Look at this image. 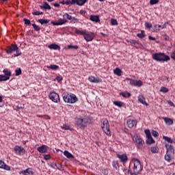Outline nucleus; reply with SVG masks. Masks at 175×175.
I'll return each instance as SVG.
<instances>
[{"label":"nucleus","instance_id":"obj_19","mask_svg":"<svg viewBox=\"0 0 175 175\" xmlns=\"http://www.w3.org/2000/svg\"><path fill=\"white\" fill-rule=\"evenodd\" d=\"M117 157L118 159H120V162H123V163H125V162L128 161V157L126 156V154H117Z\"/></svg>","mask_w":175,"mask_h":175},{"label":"nucleus","instance_id":"obj_16","mask_svg":"<svg viewBox=\"0 0 175 175\" xmlns=\"http://www.w3.org/2000/svg\"><path fill=\"white\" fill-rule=\"evenodd\" d=\"M20 174L23 175H33L34 172L32 168H27L20 172Z\"/></svg>","mask_w":175,"mask_h":175},{"label":"nucleus","instance_id":"obj_57","mask_svg":"<svg viewBox=\"0 0 175 175\" xmlns=\"http://www.w3.org/2000/svg\"><path fill=\"white\" fill-rule=\"evenodd\" d=\"M122 170L123 173H124V174H126V173H129V170L126 168H122Z\"/></svg>","mask_w":175,"mask_h":175},{"label":"nucleus","instance_id":"obj_20","mask_svg":"<svg viewBox=\"0 0 175 175\" xmlns=\"http://www.w3.org/2000/svg\"><path fill=\"white\" fill-rule=\"evenodd\" d=\"M138 100L142 105H144L145 106H148V104H147V103L146 102V98L142 94H140L138 96Z\"/></svg>","mask_w":175,"mask_h":175},{"label":"nucleus","instance_id":"obj_64","mask_svg":"<svg viewBox=\"0 0 175 175\" xmlns=\"http://www.w3.org/2000/svg\"><path fill=\"white\" fill-rule=\"evenodd\" d=\"M51 167H52V169H55L56 167L55 164H51Z\"/></svg>","mask_w":175,"mask_h":175},{"label":"nucleus","instance_id":"obj_12","mask_svg":"<svg viewBox=\"0 0 175 175\" xmlns=\"http://www.w3.org/2000/svg\"><path fill=\"white\" fill-rule=\"evenodd\" d=\"M133 140L135 143V144H137V147H143V144L144 143V142H143L142 137H140L137 135H135L134 136H133Z\"/></svg>","mask_w":175,"mask_h":175},{"label":"nucleus","instance_id":"obj_18","mask_svg":"<svg viewBox=\"0 0 175 175\" xmlns=\"http://www.w3.org/2000/svg\"><path fill=\"white\" fill-rule=\"evenodd\" d=\"M99 15H90V20L93 21V23H100V19H99Z\"/></svg>","mask_w":175,"mask_h":175},{"label":"nucleus","instance_id":"obj_4","mask_svg":"<svg viewBox=\"0 0 175 175\" xmlns=\"http://www.w3.org/2000/svg\"><path fill=\"white\" fill-rule=\"evenodd\" d=\"M165 148L167 151L165 155V159L167 162H172V159H173V157H174V147L172 145L165 144Z\"/></svg>","mask_w":175,"mask_h":175},{"label":"nucleus","instance_id":"obj_32","mask_svg":"<svg viewBox=\"0 0 175 175\" xmlns=\"http://www.w3.org/2000/svg\"><path fill=\"white\" fill-rule=\"evenodd\" d=\"M155 143V141L154 139H152V137H150L149 138H147L146 139V144L150 145L154 144Z\"/></svg>","mask_w":175,"mask_h":175},{"label":"nucleus","instance_id":"obj_9","mask_svg":"<svg viewBox=\"0 0 175 175\" xmlns=\"http://www.w3.org/2000/svg\"><path fill=\"white\" fill-rule=\"evenodd\" d=\"M101 128L103 131H104L105 133L107 135V136L110 135V127L109 126V121L107 119H105L103 120Z\"/></svg>","mask_w":175,"mask_h":175},{"label":"nucleus","instance_id":"obj_50","mask_svg":"<svg viewBox=\"0 0 175 175\" xmlns=\"http://www.w3.org/2000/svg\"><path fill=\"white\" fill-rule=\"evenodd\" d=\"M32 27L34 28L35 31H40V27L36 24H32Z\"/></svg>","mask_w":175,"mask_h":175},{"label":"nucleus","instance_id":"obj_39","mask_svg":"<svg viewBox=\"0 0 175 175\" xmlns=\"http://www.w3.org/2000/svg\"><path fill=\"white\" fill-rule=\"evenodd\" d=\"M113 105H115V106H118V107H122V105H124V103L121 101H113Z\"/></svg>","mask_w":175,"mask_h":175},{"label":"nucleus","instance_id":"obj_13","mask_svg":"<svg viewBox=\"0 0 175 175\" xmlns=\"http://www.w3.org/2000/svg\"><path fill=\"white\" fill-rule=\"evenodd\" d=\"M83 38L86 42H92V40H94V38H95V33L93 32L86 31Z\"/></svg>","mask_w":175,"mask_h":175},{"label":"nucleus","instance_id":"obj_63","mask_svg":"<svg viewBox=\"0 0 175 175\" xmlns=\"http://www.w3.org/2000/svg\"><path fill=\"white\" fill-rule=\"evenodd\" d=\"M53 5H54L55 8H59V4H58L57 3H54Z\"/></svg>","mask_w":175,"mask_h":175},{"label":"nucleus","instance_id":"obj_40","mask_svg":"<svg viewBox=\"0 0 175 175\" xmlns=\"http://www.w3.org/2000/svg\"><path fill=\"white\" fill-rule=\"evenodd\" d=\"M64 18H67V20H72L73 18V16L69 15L68 13H65L63 15Z\"/></svg>","mask_w":175,"mask_h":175},{"label":"nucleus","instance_id":"obj_45","mask_svg":"<svg viewBox=\"0 0 175 175\" xmlns=\"http://www.w3.org/2000/svg\"><path fill=\"white\" fill-rule=\"evenodd\" d=\"M22 71H21V68H18V70H15V76H20V75H21Z\"/></svg>","mask_w":175,"mask_h":175},{"label":"nucleus","instance_id":"obj_51","mask_svg":"<svg viewBox=\"0 0 175 175\" xmlns=\"http://www.w3.org/2000/svg\"><path fill=\"white\" fill-rule=\"evenodd\" d=\"M62 129H64L65 131H69V129H70V127L66 124H64L62 126Z\"/></svg>","mask_w":175,"mask_h":175},{"label":"nucleus","instance_id":"obj_42","mask_svg":"<svg viewBox=\"0 0 175 175\" xmlns=\"http://www.w3.org/2000/svg\"><path fill=\"white\" fill-rule=\"evenodd\" d=\"M68 49L77 50V49H79V46H77V45H68Z\"/></svg>","mask_w":175,"mask_h":175},{"label":"nucleus","instance_id":"obj_7","mask_svg":"<svg viewBox=\"0 0 175 175\" xmlns=\"http://www.w3.org/2000/svg\"><path fill=\"white\" fill-rule=\"evenodd\" d=\"M88 0H66V5L72 6V5H78V6H83Z\"/></svg>","mask_w":175,"mask_h":175},{"label":"nucleus","instance_id":"obj_48","mask_svg":"<svg viewBox=\"0 0 175 175\" xmlns=\"http://www.w3.org/2000/svg\"><path fill=\"white\" fill-rule=\"evenodd\" d=\"M168 91H169V90H167V88H166L165 87H161V90H160L161 92H164V93L168 92Z\"/></svg>","mask_w":175,"mask_h":175},{"label":"nucleus","instance_id":"obj_35","mask_svg":"<svg viewBox=\"0 0 175 175\" xmlns=\"http://www.w3.org/2000/svg\"><path fill=\"white\" fill-rule=\"evenodd\" d=\"M59 68V66L55 64H51V66H48V69H52V70H57Z\"/></svg>","mask_w":175,"mask_h":175},{"label":"nucleus","instance_id":"obj_23","mask_svg":"<svg viewBox=\"0 0 175 175\" xmlns=\"http://www.w3.org/2000/svg\"><path fill=\"white\" fill-rule=\"evenodd\" d=\"M136 125V120H127V126L129 128H133Z\"/></svg>","mask_w":175,"mask_h":175},{"label":"nucleus","instance_id":"obj_33","mask_svg":"<svg viewBox=\"0 0 175 175\" xmlns=\"http://www.w3.org/2000/svg\"><path fill=\"white\" fill-rule=\"evenodd\" d=\"M120 95L123 96V98H129V96H131V93L128 92H121Z\"/></svg>","mask_w":175,"mask_h":175},{"label":"nucleus","instance_id":"obj_59","mask_svg":"<svg viewBox=\"0 0 175 175\" xmlns=\"http://www.w3.org/2000/svg\"><path fill=\"white\" fill-rule=\"evenodd\" d=\"M171 58L175 60V51L171 53Z\"/></svg>","mask_w":175,"mask_h":175},{"label":"nucleus","instance_id":"obj_56","mask_svg":"<svg viewBox=\"0 0 175 175\" xmlns=\"http://www.w3.org/2000/svg\"><path fill=\"white\" fill-rule=\"evenodd\" d=\"M72 23H79V19L75 17H72Z\"/></svg>","mask_w":175,"mask_h":175},{"label":"nucleus","instance_id":"obj_61","mask_svg":"<svg viewBox=\"0 0 175 175\" xmlns=\"http://www.w3.org/2000/svg\"><path fill=\"white\" fill-rule=\"evenodd\" d=\"M149 40H157V39L151 36H148Z\"/></svg>","mask_w":175,"mask_h":175},{"label":"nucleus","instance_id":"obj_54","mask_svg":"<svg viewBox=\"0 0 175 175\" xmlns=\"http://www.w3.org/2000/svg\"><path fill=\"white\" fill-rule=\"evenodd\" d=\"M50 154H44V159L46 160V161H49V159H50Z\"/></svg>","mask_w":175,"mask_h":175},{"label":"nucleus","instance_id":"obj_17","mask_svg":"<svg viewBox=\"0 0 175 175\" xmlns=\"http://www.w3.org/2000/svg\"><path fill=\"white\" fill-rule=\"evenodd\" d=\"M66 23H68L66 19L60 18L57 21V22L52 21L51 24H53V25H64V24H66Z\"/></svg>","mask_w":175,"mask_h":175},{"label":"nucleus","instance_id":"obj_14","mask_svg":"<svg viewBox=\"0 0 175 175\" xmlns=\"http://www.w3.org/2000/svg\"><path fill=\"white\" fill-rule=\"evenodd\" d=\"M14 151H15L16 154L18 155H24L25 154V149L18 146H15Z\"/></svg>","mask_w":175,"mask_h":175},{"label":"nucleus","instance_id":"obj_3","mask_svg":"<svg viewBox=\"0 0 175 175\" xmlns=\"http://www.w3.org/2000/svg\"><path fill=\"white\" fill-rule=\"evenodd\" d=\"M152 58L157 62H165L170 61V57L163 53H156L152 55Z\"/></svg>","mask_w":175,"mask_h":175},{"label":"nucleus","instance_id":"obj_10","mask_svg":"<svg viewBox=\"0 0 175 175\" xmlns=\"http://www.w3.org/2000/svg\"><path fill=\"white\" fill-rule=\"evenodd\" d=\"M3 72L4 75H0V81H8L12 76V72L8 70H3Z\"/></svg>","mask_w":175,"mask_h":175},{"label":"nucleus","instance_id":"obj_29","mask_svg":"<svg viewBox=\"0 0 175 175\" xmlns=\"http://www.w3.org/2000/svg\"><path fill=\"white\" fill-rule=\"evenodd\" d=\"M112 166L114 167L116 170H120V165L118 164V161H113L112 162Z\"/></svg>","mask_w":175,"mask_h":175},{"label":"nucleus","instance_id":"obj_25","mask_svg":"<svg viewBox=\"0 0 175 175\" xmlns=\"http://www.w3.org/2000/svg\"><path fill=\"white\" fill-rule=\"evenodd\" d=\"M163 120L165 121L166 125H173V120L169 118H163Z\"/></svg>","mask_w":175,"mask_h":175},{"label":"nucleus","instance_id":"obj_38","mask_svg":"<svg viewBox=\"0 0 175 175\" xmlns=\"http://www.w3.org/2000/svg\"><path fill=\"white\" fill-rule=\"evenodd\" d=\"M31 14L33 16H40L41 14H43V12L38 11V10H34Z\"/></svg>","mask_w":175,"mask_h":175},{"label":"nucleus","instance_id":"obj_31","mask_svg":"<svg viewBox=\"0 0 175 175\" xmlns=\"http://www.w3.org/2000/svg\"><path fill=\"white\" fill-rule=\"evenodd\" d=\"M86 32V30L81 31L77 29H75V33H77L78 35H82L83 36H85Z\"/></svg>","mask_w":175,"mask_h":175},{"label":"nucleus","instance_id":"obj_27","mask_svg":"<svg viewBox=\"0 0 175 175\" xmlns=\"http://www.w3.org/2000/svg\"><path fill=\"white\" fill-rule=\"evenodd\" d=\"M64 155H65V157H66V158H68V159H73L75 158L73 157V154H72L70 152H69L68 150H65L64 152Z\"/></svg>","mask_w":175,"mask_h":175},{"label":"nucleus","instance_id":"obj_28","mask_svg":"<svg viewBox=\"0 0 175 175\" xmlns=\"http://www.w3.org/2000/svg\"><path fill=\"white\" fill-rule=\"evenodd\" d=\"M38 23H40V24H41L42 25H44V24H49V23H50L49 20L47 19H38Z\"/></svg>","mask_w":175,"mask_h":175},{"label":"nucleus","instance_id":"obj_41","mask_svg":"<svg viewBox=\"0 0 175 175\" xmlns=\"http://www.w3.org/2000/svg\"><path fill=\"white\" fill-rule=\"evenodd\" d=\"M150 151L153 154H157L158 152V147H155V146L151 147L150 148Z\"/></svg>","mask_w":175,"mask_h":175},{"label":"nucleus","instance_id":"obj_52","mask_svg":"<svg viewBox=\"0 0 175 175\" xmlns=\"http://www.w3.org/2000/svg\"><path fill=\"white\" fill-rule=\"evenodd\" d=\"M145 27L146 28H147L148 29H150V28H152V25L148 23H145Z\"/></svg>","mask_w":175,"mask_h":175},{"label":"nucleus","instance_id":"obj_5","mask_svg":"<svg viewBox=\"0 0 175 175\" xmlns=\"http://www.w3.org/2000/svg\"><path fill=\"white\" fill-rule=\"evenodd\" d=\"M5 51L7 54H12L16 51V54L14 55V57H18L19 55H21V50L16 44H12L11 46H8Z\"/></svg>","mask_w":175,"mask_h":175},{"label":"nucleus","instance_id":"obj_58","mask_svg":"<svg viewBox=\"0 0 175 175\" xmlns=\"http://www.w3.org/2000/svg\"><path fill=\"white\" fill-rule=\"evenodd\" d=\"M85 13H87V12L84 10H80V14H81L82 16H84V14H85Z\"/></svg>","mask_w":175,"mask_h":175},{"label":"nucleus","instance_id":"obj_44","mask_svg":"<svg viewBox=\"0 0 175 175\" xmlns=\"http://www.w3.org/2000/svg\"><path fill=\"white\" fill-rule=\"evenodd\" d=\"M157 3H159V0H150V5H157Z\"/></svg>","mask_w":175,"mask_h":175},{"label":"nucleus","instance_id":"obj_36","mask_svg":"<svg viewBox=\"0 0 175 175\" xmlns=\"http://www.w3.org/2000/svg\"><path fill=\"white\" fill-rule=\"evenodd\" d=\"M55 166H56V167H57V169H58V170H61V171L64 170V165H61V163H55Z\"/></svg>","mask_w":175,"mask_h":175},{"label":"nucleus","instance_id":"obj_55","mask_svg":"<svg viewBox=\"0 0 175 175\" xmlns=\"http://www.w3.org/2000/svg\"><path fill=\"white\" fill-rule=\"evenodd\" d=\"M62 76H58L56 77V80L58 81V83H59L60 81H62Z\"/></svg>","mask_w":175,"mask_h":175},{"label":"nucleus","instance_id":"obj_30","mask_svg":"<svg viewBox=\"0 0 175 175\" xmlns=\"http://www.w3.org/2000/svg\"><path fill=\"white\" fill-rule=\"evenodd\" d=\"M113 73L114 75H116V76H121L122 70L118 68H116L115 70H113Z\"/></svg>","mask_w":175,"mask_h":175},{"label":"nucleus","instance_id":"obj_21","mask_svg":"<svg viewBox=\"0 0 175 175\" xmlns=\"http://www.w3.org/2000/svg\"><path fill=\"white\" fill-rule=\"evenodd\" d=\"M37 150L39 152L44 154V152H47V146L42 145V146L38 147Z\"/></svg>","mask_w":175,"mask_h":175},{"label":"nucleus","instance_id":"obj_49","mask_svg":"<svg viewBox=\"0 0 175 175\" xmlns=\"http://www.w3.org/2000/svg\"><path fill=\"white\" fill-rule=\"evenodd\" d=\"M23 21L26 25H30L31 24V21H29V19L23 18Z\"/></svg>","mask_w":175,"mask_h":175},{"label":"nucleus","instance_id":"obj_62","mask_svg":"<svg viewBox=\"0 0 175 175\" xmlns=\"http://www.w3.org/2000/svg\"><path fill=\"white\" fill-rule=\"evenodd\" d=\"M130 43H131V44H136V40H131L130 41Z\"/></svg>","mask_w":175,"mask_h":175},{"label":"nucleus","instance_id":"obj_1","mask_svg":"<svg viewBox=\"0 0 175 175\" xmlns=\"http://www.w3.org/2000/svg\"><path fill=\"white\" fill-rule=\"evenodd\" d=\"M133 165V172H131V175H137L142 170H143V167H142V163L139 159H134L131 161L130 166Z\"/></svg>","mask_w":175,"mask_h":175},{"label":"nucleus","instance_id":"obj_53","mask_svg":"<svg viewBox=\"0 0 175 175\" xmlns=\"http://www.w3.org/2000/svg\"><path fill=\"white\" fill-rule=\"evenodd\" d=\"M102 173L104 175H107V174H109V170L107 169H103V170H102Z\"/></svg>","mask_w":175,"mask_h":175},{"label":"nucleus","instance_id":"obj_26","mask_svg":"<svg viewBox=\"0 0 175 175\" xmlns=\"http://www.w3.org/2000/svg\"><path fill=\"white\" fill-rule=\"evenodd\" d=\"M49 49H50L51 50H58L59 49H60L59 46H58V44H49L48 46Z\"/></svg>","mask_w":175,"mask_h":175},{"label":"nucleus","instance_id":"obj_6","mask_svg":"<svg viewBox=\"0 0 175 175\" xmlns=\"http://www.w3.org/2000/svg\"><path fill=\"white\" fill-rule=\"evenodd\" d=\"M76 122L77 125L79 126L81 129H84V128H87V125L90 124V118L85 117L83 118H77Z\"/></svg>","mask_w":175,"mask_h":175},{"label":"nucleus","instance_id":"obj_47","mask_svg":"<svg viewBox=\"0 0 175 175\" xmlns=\"http://www.w3.org/2000/svg\"><path fill=\"white\" fill-rule=\"evenodd\" d=\"M111 25H118V22L116 19H111Z\"/></svg>","mask_w":175,"mask_h":175},{"label":"nucleus","instance_id":"obj_22","mask_svg":"<svg viewBox=\"0 0 175 175\" xmlns=\"http://www.w3.org/2000/svg\"><path fill=\"white\" fill-rule=\"evenodd\" d=\"M0 169L4 170H10V167L5 163V162L0 161Z\"/></svg>","mask_w":175,"mask_h":175},{"label":"nucleus","instance_id":"obj_2","mask_svg":"<svg viewBox=\"0 0 175 175\" xmlns=\"http://www.w3.org/2000/svg\"><path fill=\"white\" fill-rule=\"evenodd\" d=\"M62 96L66 103H76L79 100V98L73 93L64 92Z\"/></svg>","mask_w":175,"mask_h":175},{"label":"nucleus","instance_id":"obj_8","mask_svg":"<svg viewBox=\"0 0 175 175\" xmlns=\"http://www.w3.org/2000/svg\"><path fill=\"white\" fill-rule=\"evenodd\" d=\"M126 81H129L130 85H133V87H142L143 85V81L140 80H135L129 78L125 79Z\"/></svg>","mask_w":175,"mask_h":175},{"label":"nucleus","instance_id":"obj_46","mask_svg":"<svg viewBox=\"0 0 175 175\" xmlns=\"http://www.w3.org/2000/svg\"><path fill=\"white\" fill-rule=\"evenodd\" d=\"M152 135L154 136V137H158L159 136V133L157 131H152Z\"/></svg>","mask_w":175,"mask_h":175},{"label":"nucleus","instance_id":"obj_43","mask_svg":"<svg viewBox=\"0 0 175 175\" xmlns=\"http://www.w3.org/2000/svg\"><path fill=\"white\" fill-rule=\"evenodd\" d=\"M145 134L146 135L147 139L151 137V132H150V130H145Z\"/></svg>","mask_w":175,"mask_h":175},{"label":"nucleus","instance_id":"obj_34","mask_svg":"<svg viewBox=\"0 0 175 175\" xmlns=\"http://www.w3.org/2000/svg\"><path fill=\"white\" fill-rule=\"evenodd\" d=\"M137 36L140 39H143L146 36V33L144 32V30L141 31V33H139L137 34Z\"/></svg>","mask_w":175,"mask_h":175},{"label":"nucleus","instance_id":"obj_37","mask_svg":"<svg viewBox=\"0 0 175 175\" xmlns=\"http://www.w3.org/2000/svg\"><path fill=\"white\" fill-rule=\"evenodd\" d=\"M163 140H165V142H167V143H173V140L172 138L167 137V136H163Z\"/></svg>","mask_w":175,"mask_h":175},{"label":"nucleus","instance_id":"obj_24","mask_svg":"<svg viewBox=\"0 0 175 175\" xmlns=\"http://www.w3.org/2000/svg\"><path fill=\"white\" fill-rule=\"evenodd\" d=\"M40 9H46L47 10H51V6L47 3V2L44 1V5L40 6Z\"/></svg>","mask_w":175,"mask_h":175},{"label":"nucleus","instance_id":"obj_11","mask_svg":"<svg viewBox=\"0 0 175 175\" xmlns=\"http://www.w3.org/2000/svg\"><path fill=\"white\" fill-rule=\"evenodd\" d=\"M49 99H51L52 102H54V103H58L60 101L59 94L55 92H52L49 94Z\"/></svg>","mask_w":175,"mask_h":175},{"label":"nucleus","instance_id":"obj_60","mask_svg":"<svg viewBox=\"0 0 175 175\" xmlns=\"http://www.w3.org/2000/svg\"><path fill=\"white\" fill-rule=\"evenodd\" d=\"M163 38L165 40H169V36L166 34L163 35Z\"/></svg>","mask_w":175,"mask_h":175},{"label":"nucleus","instance_id":"obj_15","mask_svg":"<svg viewBox=\"0 0 175 175\" xmlns=\"http://www.w3.org/2000/svg\"><path fill=\"white\" fill-rule=\"evenodd\" d=\"M88 80L90 83H94L96 84H98V83H102V79L95 77L94 76L89 77Z\"/></svg>","mask_w":175,"mask_h":175}]
</instances>
